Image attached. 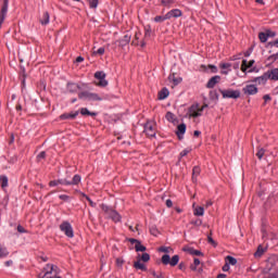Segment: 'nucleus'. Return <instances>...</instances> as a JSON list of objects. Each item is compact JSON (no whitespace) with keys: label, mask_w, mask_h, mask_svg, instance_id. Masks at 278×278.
Segmentation results:
<instances>
[{"label":"nucleus","mask_w":278,"mask_h":278,"mask_svg":"<svg viewBox=\"0 0 278 278\" xmlns=\"http://www.w3.org/2000/svg\"><path fill=\"white\" fill-rule=\"evenodd\" d=\"M165 204H166L167 207H172L173 206V200H170V199L166 200Z\"/></svg>","instance_id":"63"},{"label":"nucleus","mask_w":278,"mask_h":278,"mask_svg":"<svg viewBox=\"0 0 278 278\" xmlns=\"http://www.w3.org/2000/svg\"><path fill=\"white\" fill-rule=\"evenodd\" d=\"M216 84H220L219 75L211 77L206 84V88H208V89L216 88Z\"/></svg>","instance_id":"16"},{"label":"nucleus","mask_w":278,"mask_h":278,"mask_svg":"<svg viewBox=\"0 0 278 278\" xmlns=\"http://www.w3.org/2000/svg\"><path fill=\"white\" fill-rule=\"evenodd\" d=\"M94 79H98L99 83L96 84V86H98L99 88H106L108 86V80L105 79V77H108V75L105 74V72L103 71H98L94 73L93 75Z\"/></svg>","instance_id":"8"},{"label":"nucleus","mask_w":278,"mask_h":278,"mask_svg":"<svg viewBox=\"0 0 278 278\" xmlns=\"http://www.w3.org/2000/svg\"><path fill=\"white\" fill-rule=\"evenodd\" d=\"M184 251H186L187 253H189V255H197V256L203 255V252H201V251H199V250H194V248L184 249Z\"/></svg>","instance_id":"27"},{"label":"nucleus","mask_w":278,"mask_h":278,"mask_svg":"<svg viewBox=\"0 0 278 278\" xmlns=\"http://www.w3.org/2000/svg\"><path fill=\"white\" fill-rule=\"evenodd\" d=\"M45 157H47V152H45V151H41V152L37 155V159H38V160H45Z\"/></svg>","instance_id":"55"},{"label":"nucleus","mask_w":278,"mask_h":278,"mask_svg":"<svg viewBox=\"0 0 278 278\" xmlns=\"http://www.w3.org/2000/svg\"><path fill=\"white\" fill-rule=\"evenodd\" d=\"M123 264H125V260H123L122 257L116 258V266L118 268H123Z\"/></svg>","instance_id":"49"},{"label":"nucleus","mask_w":278,"mask_h":278,"mask_svg":"<svg viewBox=\"0 0 278 278\" xmlns=\"http://www.w3.org/2000/svg\"><path fill=\"white\" fill-rule=\"evenodd\" d=\"M94 79H98L99 83L96 84V86H98L99 88H106L108 86V80L105 79V77H108V75L105 74V72L103 71H98L94 73L93 75Z\"/></svg>","instance_id":"9"},{"label":"nucleus","mask_w":278,"mask_h":278,"mask_svg":"<svg viewBox=\"0 0 278 278\" xmlns=\"http://www.w3.org/2000/svg\"><path fill=\"white\" fill-rule=\"evenodd\" d=\"M179 270H186V263L181 262L178 265Z\"/></svg>","instance_id":"62"},{"label":"nucleus","mask_w":278,"mask_h":278,"mask_svg":"<svg viewBox=\"0 0 278 278\" xmlns=\"http://www.w3.org/2000/svg\"><path fill=\"white\" fill-rule=\"evenodd\" d=\"M134 268L136 270H142L143 273H147V265H144V263H141L140 260L134 263Z\"/></svg>","instance_id":"21"},{"label":"nucleus","mask_w":278,"mask_h":278,"mask_svg":"<svg viewBox=\"0 0 278 278\" xmlns=\"http://www.w3.org/2000/svg\"><path fill=\"white\" fill-rule=\"evenodd\" d=\"M59 186H79L81 184V176L79 174L74 175L72 180H68L66 178L64 179H58Z\"/></svg>","instance_id":"5"},{"label":"nucleus","mask_w":278,"mask_h":278,"mask_svg":"<svg viewBox=\"0 0 278 278\" xmlns=\"http://www.w3.org/2000/svg\"><path fill=\"white\" fill-rule=\"evenodd\" d=\"M10 255V252L8 251V248L3 247L0 243V258L8 257Z\"/></svg>","instance_id":"31"},{"label":"nucleus","mask_w":278,"mask_h":278,"mask_svg":"<svg viewBox=\"0 0 278 278\" xmlns=\"http://www.w3.org/2000/svg\"><path fill=\"white\" fill-rule=\"evenodd\" d=\"M144 38H151V26L144 27Z\"/></svg>","instance_id":"45"},{"label":"nucleus","mask_w":278,"mask_h":278,"mask_svg":"<svg viewBox=\"0 0 278 278\" xmlns=\"http://www.w3.org/2000/svg\"><path fill=\"white\" fill-rule=\"evenodd\" d=\"M226 263L228 264V266H236V264H238V260L233 256H226Z\"/></svg>","instance_id":"30"},{"label":"nucleus","mask_w":278,"mask_h":278,"mask_svg":"<svg viewBox=\"0 0 278 278\" xmlns=\"http://www.w3.org/2000/svg\"><path fill=\"white\" fill-rule=\"evenodd\" d=\"M161 262L164 266H177V264H179V255H174L172 258H170V255L168 254H164L161 258Z\"/></svg>","instance_id":"6"},{"label":"nucleus","mask_w":278,"mask_h":278,"mask_svg":"<svg viewBox=\"0 0 278 278\" xmlns=\"http://www.w3.org/2000/svg\"><path fill=\"white\" fill-rule=\"evenodd\" d=\"M267 78L271 81H278V68H273L266 72Z\"/></svg>","instance_id":"19"},{"label":"nucleus","mask_w":278,"mask_h":278,"mask_svg":"<svg viewBox=\"0 0 278 278\" xmlns=\"http://www.w3.org/2000/svg\"><path fill=\"white\" fill-rule=\"evenodd\" d=\"M278 60V52L269 55L267 59H266V62H267V65L270 66L271 64H275V62H277Z\"/></svg>","instance_id":"24"},{"label":"nucleus","mask_w":278,"mask_h":278,"mask_svg":"<svg viewBox=\"0 0 278 278\" xmlns=\"http://www.w3.org/2000/svg\"><path fill=\"white\" fill-rule=\"evenodd\" d=\"M49 186H50V188H55V186H59V185H58V180H51V181L49 182Z\"/></svg>","instance_id":"60"},{"label":"nucleus","mask_w":278,"mask_h":278,"mask_svg":"<svg viewBox=\"0 0 278 278\" xmlns=\"http://www.w3.org/2000/svg\"><path fill=\"white\" fill-rule=\"evenodd\" d=\"M143 131L148 138H155L157 135V124L153 121H149L143 126Z\"/></svg>","instance_id":"2"},{"label":"nucleus","mask_w":278,"mask_h":278,"mask_svg":"<svg viewBox=\"0 0 278 278\" xmlns=\"http://www.w3.org/2000/svg\"><path fill=\"white\" fill-rule=\"evenodd\" d=\"M265 153H266V150H264V148H260L258 151L256 152V157L258 160H262V157H264Z\"/></svg>","instance_id":"43"},{"label":"nucleus","mask_w":278,"mask_h":278,"mask_svg":"<svg viewBox=\"0 0 278 278\" xmlns=\"http://www.w3.org/2000/svg\"><path fill=\"white\" fill-rule=\"evenodd\" d=\"M17 231L18 233H27V229H25L23 226L18 225L17 226Z\"/></svg>","instance_id":"56"},{"label":"nucleus","mask_w":278,"mask_h":278,"mask_svg":"<svg viewBox=\"0 0 278 278\" xmlns=\"http://www.w3.org/2000/svg\"><path fill=\"white\" fill-rule=\"evenodd\" d=\"M9 179L8 176H0V186L2 189L8 188Z\"/></svg>","instance_id":"32"},{"label":"nucleus","mask_w":278,"mask_h":278,"mask_svg":"<svg viewBox=\"0 0 278 278\" xmlns=\"http://www.w3.org/2000/svg\"><path fill=\"white\" fill-rule=\"evenodd\" d=\"M242 92L243 94L251 97L253 94H257L258 89H257V86L255 85H247L245 87L242 88Z\"/></svg>","instance_id":"13"},{"label":"nucleus","mask_w":278,"mask_h":278,"mask_svg":"<svg viewBox=\"0 0 278 278\" xmlns=\"http://www.w3.org/2000/svg\"><path fill=\"white\" fill-rule=\"evenodd\" d=\"M67 91L71 92V94L77 93V90H81V86L76 83H67L66 85Z\"/></svg>","instance_id":"17"},{"label":"nucleus","mask_w":278,"mask_h":278,"mask_svg":"<svg viewBox=\"0 0 278 278\" xmlns=\"http://www.w3.org/2000/svg\"><path fill=\"white\" fill-rule=\"evenodd\" d=\"M129 42H131V35H129V34H126V35L119 40L121 47H127V45H129Z\"/></svg>","instance_id":"22"},{"label":"nucleus","mask_w":278,"mask_h":278,"mask_svg":"<svg viewBox=\"0 0 278 278\" xmlns=\"http://www.w3.org/2000/svg\"><path fill=\"white\" fill-rule=\"evenodd\" d=\"M189 153H190L189 150H182V151L180 152V157H186V155H188Z\"/></svg>","instance_id":"61"},{"label":"nucleus","mask_w":278,"mask_h":278,"mask_svg":"<svg viewBox=\"0 0 278 278\" xmlns=\"http://www.w3.org/2000/svg\"><path fill=\"white\" fill-rule=\"evenodd\" d=\"M191 225H194V227H201L203 225V220L199 218L195 220H191Z\"/></svg>","instance_id":"47"},{"label":"nucleus","mask_w":278,"mask_h":278,"mask_svg":"<svg viewBox=\"0 0 278 278\" xmlns=\"http://www.w3.org/2000/svg\"><path fill=\"white\" fill-rule=\"evenodd\" d=\"M169 81L174 84V86H179L184 79L181 77H176L175 74L168 76Z\"/></svg>","instance_id":"23"},{"label":"nucleus","mask_w":278,"mask_h":278,"mask_svg":"<svg viewBox=\"0 0 278 278\" xmlns=\"http://www.w3.org/2000/svg\"><path fill=\"white\" fill-rule=\"evenodd\" d=\"M151 260V255L149 253H143L141 255V262H149Z\"/></svg>","instance_id":"48"},{"label":"nucleus","mask_w":278,"mask_h":278,"mask_svg":"<svg viewBox=\"0 0 278 278\" xmlns=\"http://www.w3.org/2000/svg\"><path fill=\"white\" fill-rule=\"evenodd\" d=\"M263 99H264L265 103H266V101H271L273 100V98H270V94H265L263 97Z\"/></svg>","instance_id":"64"},{"label":"nucleus","mask_w":278,"mask_h":278,"mask_svg":"<svg viewBox=\"0 0 278 278\" xmlns=\"http://www.w3.org/2000/svg\"><path fill=\"white\" fill-rule=\"evenodd\" d=\"M265 34L268 35V38H275V36H277V34L275 31H271V30H266Z\"/></svg>","instance_id":"57"},{"label":"nucleus","mask_w":278,"mask_h":278,"mask_svg":"<svg viewBox=\"0 0 278 278\" xmlns=\"http://www.w3.org/2000/svg\"><path fill=\"white\" fill-rule=\"evenodd\" d=\"M150 233H151V236H154L155 238H157V235L160 233V230L157 229V226L151 225L150 226Z\"/></svg>","instance_id":"36"},{"label":"nucleus","mask_w":278,"mask_h":278,"mask_svg":"<svg viewBox=\"0 0 278 278\" xmlns=\"http://www.w3.org/2000/svg\"><path fill=\"white\" fill-rule=\"evenodd\" d=\"M168 94H170V92L166 89L163 88L160 92H159V99L161 101H163L164 99H166L168 97Z\"/></svg>","instance_id":"29"},{"label":"nucleus","mask_w":278,"mask_h":278,"mask_svg":"<svg viewBox=\"0 0 278 278\" xmlns=\"http://www.w3.org/2000/svg\"><path fill=\"white\" fill-rule=\"evenodd\" d=\"M60 229L67 238H75V231L73 230V226L70 222H63L60 225Z\"/></svg>","instance_id":"10"},{"label":"nucleus","mask_w":278,"mask_h":278,"mask_svg":"<svg viewBox=\"0 0 278 278\" xmlns=\"http://www.w3.org/2000/svg\"><path fill=\"white\" fill-rule=\"evenodd\" d=\"M164 21H168V17H166V14L164 16L162 15H156L154 17V23H164Z\"/></svg>","instance_id":"38"},{"label":"nucleus","mask_w":278,"mask_h":278,"mask_svg":"<svg viewBox=\"0 0 278 278\" xmlns=\"http://www.w3.org/2000/svg\"><path fill=\"white\" fill-rule=\"evenodd\" d=\"M208 97H210V100H211V101H218V99H219L218 91H216V90H211V91L208 92Z\"/></svg>","instance_id":"33"},{"label":"nucleus","mask_w":278,"mask_h":278,"mask_svg":"<svg viewBox=\"0 0 278 278\" xmlns=\"http://www.w3.org/2000/svg\"><path fill=\"white\" fill-rule=\"evenodd\" d=\"M160 253H170V248L168 247H161L159 248Z\"/></svg>","instance_id":"50"},{"label":"nucleus","mask_w":278,"mask_h":278,"mask_svg":"<svg viewBox=\"0 0 278 278\" xmlns=\"http://www.w3.org/2000/svg\"><path fill=\"white\" fill-rule=\"evenodd\" d=\"M102 212H104L105 215H108V218H111L114 223H121V214L116 212L114 208L110 207L106 204H101L100 205Z\"/></svg>","instance_id":"1"},{"label":"nucleus","mask_w":278,"mask_h":278,"mask_svg":"<svg viewBox=\"0 0 278 278\" xmlns=\"http://www.w3.org/2000/svg\"><path fill=\"white\" fill-rule=\"evenodd\" d=\"M248 68H249V61H247V59H243L242 64H241L242 73H247Z\"/></svg>","instance_id":"42"},{"label":"nucleus","mask_w":278,"mask_h":278,"mask_svg":"<svg viewBox=\"0 0 278 278\" xmlns=\"http://www.w3.org/2000/svg\"><path fill=\"white\" fill-rule=\"evenodd\" d=\"M10 8V0H0V27L8 18V10Z\"/></svg>","instance_id":"4"},{"label":"nucleus","mask_w":278,"mask_h":278,"mask_svg":"<svg viewBox=\"0 0 278 278\" xmlns=\"http://www.w3.org/2000/svg\"><path fill=\"white\" fill-rule=\"evenodd\" d=\"M219 68H223V70H225V68H231V63H220V64H219Z\"/></svg>","instance_id":"53"},{"label":"nucleus","mask_w":278,"mask_h":278,"mask_svg":"<svg viewBox=\"0 0 278 278\" xmlns=\"http://www.w3.org/2000/svg\"><path fill=\"white\" fill-rule=\"evenodd\" d=\"M86 201H88V203H89V205H90L91 207H97V203H94V202L92 201V199H90V197H86Z\"/></svg>","instance_id":"54"},{"label":"nucleus","mask_w":278,"mask_h":278,"mask_svg":"<svg viewBox=\"0 0 278 278\" xmlns=\"http://www.w3.org/2000/svg\"><path fill=\"white\" fill-rule=\"evenodd\" d=\"M194 216H203L205 214V208L203 206H198L193 211Z\"/></svg>","instance_id":"34"},{"label":"nucleus","mask_w":278,"mask_h":278,"mask_svg":"<svg viewBox=\"0 0 278 278\" xmlns=\"http://www.w3.org/2000/svg\"><path fill=\"white\" fill-rule=\"evenodd\" d=\"M39 21H40L41 25H49V21H50L49 12H47V11L43 12V14Z\"/></svg>","instance_id":"26"},{"label":"nucleus","mask_w":278,"mask_h":278,"mask_svg":"<svg viewBox=\"0 0 278 278\" xmlns=\"http://www.w3.org/2000/svg\"><path fill=\"white\" fill-rule=\"evenodd\" d=\"M229 268V263H225L224 266L222 267V270H224V273H228Z\"/></svg>","instance_id":"59"},{"label":"nucleus","mask_w":278,"mask_h":278,"mask_svg":"<svg viewBox=\"0 0 278 278\" xmlns=\"http://www.w3.org/2000/svg\"><path fill=\"white\" fill-rule=\"evenodd\" d=\"M208 68H211L212 73H218V67H216V65H208Z\"/></svg>","instance_id":"58"},{"label":"nucleus","mask_w":278,"mask_h":278,"mask_svg":"<svg viewBox=\"0 0 278 278\" xmlns=\"http://www.w3.org/2000/svg\"><path fill=\"white\" fill-rule=\"evenodd\" d=\"M201 175V167L200 166H194L192 169V181L197 182V177Z\"/></svg>","instance_id":"25"},{"label":"nucleus","mask_w":278,"mask_h":278,"mask_svg":"<svg viewBox=\"0 0 278 278\" xmlns=\"http://www.w3.org/2000/svg\"><path fill=\"white\" fill-rule=\"evenodd\" d=\"M127 241L130 242V244H135V251L137 253H144V251H147V247L142 245V242H140V240L135 238H129L127 239Z\"/></svg>","instance_id":"12"},{"label":"nucleus","mask_w":278,"mask_h":278,"mask_svg":"<svg viewBox=\"0 0 278 278\" xmlns=\"http://www.w3.org/2000/svg\"><path fill=\"white\" fill-rule=\"evenodd\" d=\"M268 81V74L265 72L262 76L255 77L252 79L253 84H258V86H262Z\"/></svg>","instance_id":"18"},{"label":"nucleus","mask_w":278,"mask_h":278,"mask_svg":"<svg viewBox=\"0 0 278 278\" xmlns=\"http://www.w3.org/2000/svg\"><path fill=\"white\" fill-rule=\"evenodd\" d=\"M258 40L261 41V42H267L268 41V35L266 34V33H260L258 34Z\"/></svg>","instance_id":"39"},{"label":"nucleus","mask_w":278,"mask_h":278,"mask_svg":"<svg viewBox=\"0 0 278 278\" xmlns=\"http://www.w3.org/2000/svg\"><path fill=\"white\" fill-rule=\"evenodd\" d=\"M264 255V248L258 245L256 252L254 253V257H262Z\"/></svg>","instance_id":"40"},{"label":"nucleus","mask_w":278,"mask_h":278,"mask_svg":"<svg viewBox=\"0 0 278 278\" xmlns=\"http://www.w3.org/2000/svg\"><path fill=\"white\" fill-rule=\"evenodd\" d=\"M81 116H97V112H90L88 108L80 109Z\"/></svg>","instance_id":"28"},{"label":"nucleus","mask_w":278,"mask_h":278,"mask_svg":"<svg viewBox=\"0 0 278 278\" xmlns=\"http://www.w3.org/2000/svg\"><path fill=\"white\" fill-rule=\"evenodd\" d=\"M165 118L168 123H175V114H173V112H167Z\"/></svg>","instance_id":"41"},{"label":"nucleus","mask_w":278,"mask_h":278,"mask_svg":"<svg viewBox=\"0 0 278 278\" xmlns=\"http://www.w3.org/2000/svg\"><path fill=\"white\" fill-rule=\"evenodd\" d=\"M207 242L214 248L218 247V243H216V241H214V239L212 238V232L207 236Z\"/></svg>","instance_id":"44"},{"label":"nucleus","mask_w":278,"mask_h":278,"mask_svg":"<svg viewBox=\"0 0 278 278\" xmlns=\"http://www.w3.org/2000/svg\"><path fill=\"white\" fill-rule=\"evenodd\" d=\"M189 116L191 118H199V116H203V113L201 112V106L199 103L192 104L189 108Z\"/></svg>","instance_id":"11"},{"label":"nucleus","mask_w":278,"mask_h":278,"mask_svg":"<svg viewBox=\"0 0 278 278\" xmlns=\"http://www.w3.org/2000/svg\"><path fill=\"white\" fill-rule=\"evenodd\" d=\"M79 116V111L71 112V113H63L60 115L61 121H75Z\"/></svg>","instance_id":"15"},{"label":"nucleus","mask_w":278,"mask_h":278,"mask_svg":"<svg viewBox=\"0 0 278 278\" xmlns=\"http://www.w3.org/2000/svg\"><path fill=\"white\" fill-rule=\"evenodd\" d=\"M184 15V12L179 9H173L166 13V18L170 21V18H179Z\"/></svg>","instance_id":"14"},{"label":"nucleus","mask_w":278,"mask_h":278,"mask_svg":"<svg viewBox=\"0 0 278 278\" xmlns=\"http://www.w3.org/2000/svg\"><path fill=\"white\" fill-rule=\"evenodd\" d=\"M223 99H240V90L233 89H219Z\"/></svg>","instance_id":"7"},{"label":"nucleus","mask_w":278,"mask_h":278,"mask_svg":"<svg viewBox=\"0 0 278 278\" xmlns=\"http://www.w3.org/2000/svg\"><path fill=\"white\" fill-rule=\"evenodd\" d=\"M174 3L175 0H161V5H163V8H172Z\"/></svg>","instance_id":"35"},{"label":"nucleus","mask_w":278,"mask_h":278,"mask_svg":"<svg viewBox=\"0 0 278 278\" xmlns=\"http://www.w3.org/2000/svg\"><path fill=\"white\" fill-rule=\"evenodd\" d=\"M151 275L154 277V278H166L164 277V274L162 271H160L159 274L155 273V270H151Z\"/></svg>","instance_id":"46"},{"label":"nucleus","mask_w":278,"mask_h":278,"mask_svg":"<svg viewBox=\"0 0 278 278\" xmlns=\"http://www.w3.org/2000/svg\"><path fill=\"white\" fill-rule=\"evenodd\" d=\"M105 53V48L101 47L96 52H93L94 55H103Z\"/></svg>","instance_id":"52"},{"label":"nucleus","mask_w":278,"mask_h":278,"mask_svg":"<svg viewBox=\"0 0 278 278\" xmlns=\"http://www.w3.org/2000/svg\"><path fill=\"white\" fill-rule=\"evenodd\" d=\"M78 99L81 101H102L103 98L99 93L83 91L78 93Z\"/></svg>","instance_id":"3"},{"label":"nucleus","mask_w":278,"mask_h":278,"mask_svg":"<svg viewBox=\"0 0 278 278\" xmlns=\"http://www.w3.org/2000/svg\"><path fill=\"white\" fill-rule=\"evenodd\" d=\"M88 3L91 10H97V8H99V0H88Z\"/></svg>","instance_id":"37"},{"label":"nucleus","mask_w":278,"mask_h":278,"mask_svg":"<svg viewBox=\"0 0 278 278\" xmlns=\"http://www.w3.org/2000/svg\"><path fill=\"white\" fill-rule=\"evenodd\" d=\"M59 199H61V201H64L65 203L71 201V197L66 194L59 195Z\"/></svg>","instance_id":"51"},{"label":"nucleus","mask_w":278,"mask_h":278,"mask_svg":"<svg viewBox=\"0 0 278 278\" xmlns=\"http://www.w3.org/2000/svg\"><path fill=\"white\" fill-rule=\"evenodd\" d=\"M184 134H186V124H179L176 130V136H178V140H184Z\"/></svg>","instance_id":"20"}]
</instances>
